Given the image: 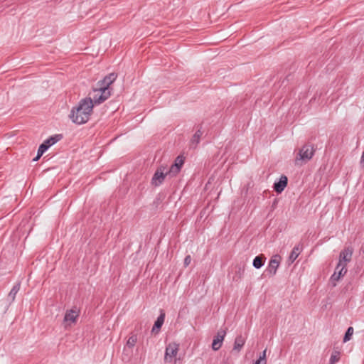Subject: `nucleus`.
Masks as SVG:
<instances>
[{
  "instance_id": "nucleus-13",
  "label": "nucleus",
  "mask_w": 364,
  "mask_h": 364,
  "mask_svg": "<svg viewBox=\"0 0 364 364\" xmlns=\"http://www.w3.org/2000/svg\"><path fill=\"white\" fill-rule=\"evenodd\" d=\"M245 343V338L243 336H237L234 342L233 350L240 352L244 346Z\"/></svg>"
},
{
  "instance_id": "nucleus-20",
  "label": "nucleus",
  "mask_w": 364,
  "mask_h": 364,
  "mask_svg": "<svg viewBox=\"0 0 364 364\" xmlns=\"http://www.w3.org/2000/svg\"><path fill=\"white\" fill-rule=\"evenodd\" d=\"M202 134L203 132L200 130L196 131L191 139V144L197 145L200 141Z\"/></svg>"
},
{
  "instance_id": "nucleus-6",
  "label": "nucleus",
  "mask_w": 364,
  "mask_h": 364,
  "mask_svg": "<svg viewBox=\"0 0 364 364\" xmlns=\"http://www.w3.org/2000/svg\"><path fill=\"white\" fill-rule=\"evenodd\" d=\"M168 175L167 168L165 166H160L155 171L151 183L153 186L157 187L160 186L164 181L166 176Z\"/></svg>"
},
{
  "instance_id": "nucleus-14",
  "label": "nucleus",
  "mask_w": 364,
  "mask_h": 364,
  "mask_svg": "<svg viewBox=\"0 0 364 364\" xmlns=\"http://www.w3.org/2000/svg\"><path fill=\"white\" fill-rule=\"evenodd\" d=\"M137 335L135 333H131L127 341L126 347L132 348L137 343Z\"/></svg>"
},
{
  "instance_id": "nucleus-2",
  "label": "nucleus",
  "mask_w": 364,
  "mask_h": 364,
  "mask_svg": "<svg viewBox=\"0 0 364 364\" xmlns=\"http://www.w3.org/2000/svg\"><path fill=\"white\" fill-rule=\"evenodd\" d=\"M92 110L93 102L90 97H86L71 109L69 118L76 124H83L89 120Z\"/></svg>"
},
{
  "instance_id": "nucleus-3",
  "label": "nucleus",
  "mask_w": 364,
  "mask_h": 364,
  "mask_svg": "<svg viewBox=\"0 0 364 364\" xmlns=\"http://www.w3.org/2000/svg\"><path fill=\"white\" fill-rule=\"evenodd\" d=\"M315 149L314 146L309 144L302 146L298 151L295 158V164H299V161L307 162L312 159L314 155Z\"/></svg>"
},
{
  "instance_id": "nucleus-19",
  "label": "nucleus",
  "mask_w": 364,
  "mask_h": 364,
  "mask_svg": "<svg viewBox=\"0 0 364 364\" xmlns=\"http://www.w3.org/2000/svg\"><path fill=\"white\" fill-rule=\"evenodd\" d=\"M340 357H341L340 351H338V350L333 351V353L331 355V358H330L329 363L330 364H336L340 360Z\"/></svg>"
},
{
  "instance_id": "nucleus-24",
  "label": "nucleus",
  "mask_w": 364,
  "mask_h": 364,
  "mask_svg": "<svg viewBox=\"0 0 364 364\" xmlns=\"http://www.w3.org/2000/svg\"><path fill=\"white\" fill-rule=\"evenodd\" d=\"M58 139H56L55 137H50L49 139H48L47 140H46L43 144H46V146L49 148L50 146H52L53 144H54L55 143H56L58 141Z\"/></svg>"
},
{
  "instance_id": "nucleus-25",
  "label": "nucleus",
  "mask_w": 364,
  "mask_h": 364,
  "mask_svg": "<svg viewBox=\"0 0 364 364\" xmlns=\"http://www.w3.org/2000/svg\"><path fill=\"white\" fill-rule=\"evenodd\" d=\"M183 164H184V159H183V157L181 156H178L175 159L173 165H177L178 166L181 168L183 166Z\"/></svg>"
},
{
  "instance_id": "nucleus-5",
  "label": "nucleus",
  "mask_w": 364,
  "mask_h": 364,
  "mask_svg": "<svg viewBox=\"0 0 364 364\" xmlns=\"http://www.w3.org/2000/svg\"><path fill=\"white\" fill-rule=\"evenodd\" d=\"M179 350V344L170 343L166 348L164 360L166 363L176 362V356Z\"/></svg>"
},
{
  "instance_id": "nucleus-16",
  "label": "nucleus",
  "mask_w": 364,
  "mask_h": 364,
  "mask_svg": "<svg viewBox=\"0 0 364 364\" xmlns=\"http://www.w3.org/2000/svg\"><path fill=\"white\" fill-rule=\"evenodd\" d=\"M264 259L265 258L262 255L257 256L253 260V266L257 269L260 268L264 264Z\"/></svg>"
},
{
  "instance_id": "nucleus-7",
  "label": "nucleus",
  "mask_w": 364,
  "mask_h": 364,
  "mask_svg": "<svg viewBox=\"0 0 364 364\" xmlns=\"http://www.w3.org/2000/svg\"><path fill=\"white\" fill-rule=\"evenodd\" d=\"M347 272L346 266L341 263H338L334 273L331 277V280L333 282V286H336V282H338L342 277Z\"/></svg>"
},
{
  "instance_id": "nucleus-12",
  "label": "nucleus",
  "mask_w": 364,
  "mask_h": 364,
  "mask_svg": "<svg viewBox=\"0 0 364 364\" xmlns=\"http://www.w3.org/2000/svg\"><path fill=\"white\" fill-rule=\"evenodd\" d=\"M165 319V313L164 311H161V314L158 317L157 320L155 321V323L153 326L152 331L153 332H158L159 329L161 328V326L163 325Z\"/></svg>"
},
{
  "instance_id": "nucleus-18",
  "label": "nucleus",
  "mask_w": 364,
  "mask_h": 364,
  "mask_svg": "<svg viewBox=\"0 0 364 364\" xmlns=\"http://www.w3.org/2000/svg\"><path fill=\"white\" fill-rule=\"evenodd\" d=\"M181 168L178 166L177 165L172 164L169 170L167 171L168 175H169L171 177L176 176L180 172Z\"/></svg>"
},
{
  "instance_id": "nucleus-11",
  "label": "nucleus",
  "mask_w": 364,
  "mask_h": 364,
  "mask_svg": "<svg viewBox=\"0 0 364 364\" xmlns=\"http://www.w3.org/2000/svg\"><path fill=\"white\" fill-rule=\"evenodd\" d=\"M287 181L288 179L287 176H282L279 179V181L275 183L274 185V188L275 191L277 193H282L287 186Z\"/></svg>"
},
{
  "instance_id": "nucleus-1",
  "label": "nucleus",
  "mask_w": 364,
  "mask_h": 364,
  "mask_svg": "<svg viewBox=\"0 0 364 364\" xmlns=\"http://www.w3.org/2000/svg\"><path fill=\"white\" fill-rule=\"evenodd\" d=\"M117 77L116 73H112L97 82V87L93 88L88 97L91 98L93 106L103 102L111 96L112 90L109 86L115 81Z\"/></svg>"
},
{
  "instance_id": "nucleus-4",
  "label": "nucleus",
  "mask_w": 364,
  "mask_h": 364,
  "mask_svg": "<svg viewBox=\"0 0 364 364\" xmlns=\"http://www.w3.org/2000/svg\"><path fill=\"white\" fill-rule=\"evenodd\" d=\"M79 316L80 310L76 307H73L67 310L65 313L63 318V324L65 328H69L75 325L77 321Z\"/></svg>"
},
{
  "instance_id": "nucleus-15",
  "label": "nucleus",
  "mask_w": 364,
  "mask_h": 364,
  "mask_svg": "<svg viewBox=\"0 0 364 364\" xmlns=\"http://www.w3.org/2000/svg\"><path fill=\"white\" fill-rule=\"evenodd\" d=\"M301 252V249L299 245L295 246L291 250L290 255L289 257V261L290 263H292L295 261V259L298 257Z\"/></svg>"
},
{
  "instance_id": "nucleus-10",
  "label": "nucleus",
  "mask_w": 364,
  "mask_h": 364,
  "mask_svg": "<svg viewBox=\"0 0 364 364\" xmlns=\"http://www.w3.org/2000/svg\"><path fill=\"white\" fill-rule=\"evenodd\" d=\"M352 255V248L347 247L344 249L340 253L338 263H341L342 264L347 266V264L351 260Z\"/></svg>"
},
{
  "instance_id": "nucleus-8",
  "label": "nucleus",
  "mask_w": 364,
  "mask_h": 364,
  "mask_svg": "<svg viewBox=\"0 0 364 364\" xmlns=\"http://www.w3.org/2000/svg\"><path fill=\"white\" fill-rule=\"evenodd\" d=\"M281 261H282V257L279 255H274L271 257V259L269 260V266L267 268V272L271 275L276 274L277 270L280 264Z\"/></svg>"
},
{
  "instance_id": "nucleus-21",
  "label": "nucleus",
  "mask_w": 364,
  "mask_h": 364,
  "mask_svg": "<svg viewBox=\"0 0 364 364\" xmlns=\"http://www.w3.org/2000/svg\"><path fill=\"white\" fill-rule=\"evenodd\" d=\"M266 352L267 350H264L262 352V353L259 355V358L252 364H267Z\"/></svg>"
},
{
  "instance_id": "nucleus-26",
  "label": "nucleus",
  "mask_w": 364,
  "mask_h": 364,
  "mask_svg": "<svg viewBox=\"0 0 364 364\" xmlns=\"http://www.w3.org/2000/svg\"><path fill=\"white\" fill-rule=\"evenodd\" d=\"M191 260H192V259H191V255H187L184 259L185 267H188L191 264Z\"/></svg>"
},
{
  "instance_id": "nucleus-22",
  "label": "nucleus",
  "mask_w": 364,
  "mask_h": 364,
  "mask_svg": "<svg viewBox=\"0 0 364 364\" xmlns=\"http://www.w3.org/2000/svg\"><path fill=\"white\" fill-rule=\"evenodd\" d=\"M48 148L43 143L40 145L38 150V154L37 156L34 159V161H37L39 159V158L44 154V152L48 149Z\"/></svg>"
},
{
  "instance_id": "nucleus-9",
  "label": "nucleus",
  "mask_w": 364,
  "mask_h": 364,
  "mask_svg": "<svg viewBox=\"0 0 364 364\" xmlns=\"http://www.w3.org/2000/svg\"><path fill=\"white\" fill-rule=\"evenodd\" d=\"M225 335H226V331L225 330H220L217 333V335L214 337L213 343H212L213 350H218L220 348Z\"/></svg>"
},
{
  "instance_id": "nucleus-23",
  "label": "nucleus",
  "mask_w": 364,
  "mask_h": 364,
  "mask_svg": "<svg viewBox=\"0 0 364 364\" xmlns=\"http://www.w3.org/2000/svg\"><path fill=\"white\" fill-rule=\"evenodd\" d=\"M353 332H354V329L353 327H349L348 329H347V331L344 336V338H343V342H347L348 341H350L351 339V337L353 334Z\"/></svg>"
},
{
  "instance_id": "nucleus-17",
  "label": "nucleus",
  "mask_w": 364,
  "mask_h": 364,
  "mask_svg": "<svg viewBox=\"0 0 364 364\" xmlns=\"http://www.w3.org/2000/svg\"><path fill=\"white\" fill-rule=\"evenodd\" d=\"M19 290V287L18 286H14L10 292L8 294V299L9 301V303H12L16 298V294L18 293Z\"/></svg>"
}]
</instances>
